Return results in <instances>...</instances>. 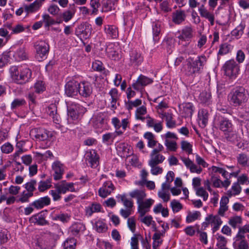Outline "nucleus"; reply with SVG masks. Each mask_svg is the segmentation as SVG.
I'll return each instance as SVG.
<instances>
[{
    "label": "nucleus",
    "mask_w": 249,
    "mask_h": 249,
    "mask_svg": "<svg viewBox=\"0 0 249 249\" xmlns=\"http://www.w3.org/2000/svg\"><path fill=\"white\" fill-rule=\"evenodd\" d=\"M146 113V108L145 106H142L137 108L136 112V117L138 120L143 121L145 119L144 117H142V115Z\"/></svg>",
    "instance_id": "47"
},
{
    "label": "nucleus",
    "mask_w": 249,
    "mask_h": 249,
    "mask_svg": "<svg viewBox=\"0 0 249 249\" xmlns=\"http://www.w3.org/2000/svg\"><path fill=\"white\" fill-rule=\"evenodd\" d=\"M43 2L39 0H36L29 5H25L24 7L25 11L27 13H33L38 10L41 6Z\"/></svg>",
    "instance_id": "27"
},
{
    "label": "nucleus",
    "mask_w": 249,
    "mask_h": 249,
    "mask_svg": "<svg viewBox=\"0 0 249 249\" xmlns=\"http://www.w3.org/2000/svg\"><path fill=\"white\" fill-rule=\"evenodd\" d=\"M79 89V83L75 80L68 82L65 85V93L68 96H73L77 95Z\"/></svg>",
    "instance_id": "8"
},
{
    "label": "nucleus",
    "mask_w": 249,
    "mask_h": 249,
    "mask_svg": "<svg viewBox=\"0 0 249 249\" xmlns=\"http://www.w3.org/2000/svg\"><path fill=\"white\" fill-rule=\"evenodd\" d=\"M217 125L219 129L225 133L232 130V124L231 122L226 118H219Z\"/></svg>",
    "instance_id": "16"
},
{
    "label": "nucleus",
    "mask_w": 249,
    "mask_h": 249,
    "mask_svg": "<svg viewBox=\"0 0 249 249\" xmlns=\"http://www.w3.org/2000/svg\"><path fill=\"white\" fill-rule=\"evenodd\" d=\"M245 25L241 23L238 25L235 29L232 30L231 32V34L232 36L236 37V38H239L243 34V31L245 28Z\"/></svg>",
    "instance_id": "38"
},
{
    "label": "nucleus",
    "mask_w": 249,
    "mask_h": 249,
    "mask_svg": "<svg viewBox=\"0 0 249 249\" xmlns=\"http://www.w3.org/2000/svg\"><path fill=\"white\" fill-rule=\"evenodd\" d=\"M68 121L70 123V119L72 120H77L79 116L83 114L86 111V109L80 105L72 102L68 106Z\"/></svg>",
    "instance_id": "4"
},
{
    "label": "nucleus",
    "mask_w": 249,
    "mask_h": 249,
    "mask_svg": "<svg viewBox=\"0 0 249 249\" xmlns=\"http://www.w3.org/2000/svg\"><path fill=\"white\" fill-rule=\"evenodd\" d=\"M154 203L152 199H147L145 201L142 200L138 204V213L140 216H143L150 210V208Z\"/></svg>",
    "instance_id": "12"
},
{
    "label": "nucleus",
    "mask_w": 249,
    "mask_h": 249,
    "mask_svg": "<svg viewBox=\"0 0 249 249\" xmlns=\"http://www.w3.org/2000/svg\"><path fill=\"white\" fill-rule=\"evenodd\" d=\"M71 11L67 10L64 12L62 14H61V17L63 19V20L67 22L70 21L73 17L74 15V10L72 9Z\"/></svg>",
    "instance_id": "45"
},
{
    "label": "nucleus",
    "mask_w": 249,
    "mask_h": 249,
    "mask_svg": "<svg viewBox=\"0 0 249 249\" xmlns=\"http://www.w3.org/2000/svg\"><path fill=\"white\" fill-rule=\"evenodd\" d=\"M43 21L45 23V27H49L50 25L54 24L55 21L48 14L43 15L42 16Z\"/></svg>",
    "instance_id": "57"
},
{
    "label": "nucleus",
    "mask_w": 249,
    "mask_h": 249,
    "mask_svg": "<svg viewBox=\"0 0 249 249\" xmlns=\"http://www.w3.org/2000/svg\"><path fill=\"white\" fill-rule=\"evenodd\" d=\"M36 181L35 179H31L30 181L24 184V187L29 193H33L36 190Z\"/></svg>",
    "instance_id": "43"
},
{
    "label": "nucleus",
    "mask_w": 249,
    "mask_h": 249,
    "mask_svg": "<svg viewBox=\"0 0 249 249\" xmlns=\"http://www.w3.org/2000/svg\"><path fill=\"white\" fill-rule=\"evenodd\" d=\"M121 202H122L124 205L126 209H131L133 207V202L131 199H128L126 197L124 198V196H121Z\"/></svg>",
    "instance_id": "61"
},
{
    "label": "nucleus",
    "mask_w": 249,
    "mask_h": 249,
    "mask_svg": "<svg viewBox=\"0 0 249 249\" xmlns=\"http://www.w3.org/2000/svg\"><path fill=\"white\" fill-rule=\"evenodd\" d=\"M229 202L228 197L223 196L220 202V208L218 210V214L223 216L225 213L228 210V206L227 205Z\"/></svg>",
    "instance_id": "25"
},
{
    "label": "nucleus",
    "mask_w": 249,
    "mask_h": 249,
    "mask_svg": "<svg viewBox=\"0 0 249 249\" xmlns=\"http://www.w3.org/2000/svg\"><path fill=\"white\" fill-rule=\"evenodd\" d=\"M118 148L123 152V154L121 155V157L127 158L130 156L128 152L129 148H128L127 145H126L124 143H121L118 145Z\"/></svg>",
    "instance_id": "53"
},
{
    "label": "nucleus",
    "mask_w": 249,
    "mask_h": 249,
    "mask_svg": "<svg viewBox=\"0 0 249 249\" xmlns=\"http://www.w3.org/2000/svg\"><path fill=\"white\" fill-rule=\"evenodd\" d=\"M33 195L34 194L33 193L27 192L25 193V192H24L18 201L22 203L28 202L29 201V198L33 196Z\"/></svg>",
    "instance_id": "60"
},
{
    "label": "nucleus",
    "mask_w": 249,
    "mask_h": 249,
    "mask_svg": "<svg viewBox=\"0 0 249 249\" xmlns=\"http://www.w3.org/2000/svg\"><path fill=\"white\" fill-rule=\"evenodd\" d=\"M1 150L2 153L9 154L13 150V145L9 142H6L1 146Z\"/></svg>",
    "instance_id": "58"
},
{
    "label": "nucleus",
    "mask_w": 249,
    "mask_h": 249,
    "mask_svg": "<svg viewBox=\"0 0 249 249\" xmlns=\"http://www.w3.org/2000/svg\"><path fill=\"white\" fill-rule=\"evenodd\" d=\"M165 160V157L157 153L156 150H153L150 154V160L148 162L149 166H154L161 163Z\"/></svg>",
    "instance_id": "15"
},
{
    "label": "nucleus",
    "mask_w": 249,
    "mask_h": 249,
    "mask_svg": "<svg viewBox=\"0 0 249 249\" xmlns=\"http://www.w3.org/2000/svg\"><path fill=\"white\" fill-rule=\"evenodd\" d=\"M153 82V80L148 78L143 75L141 74L136 82L132 85V87L137 90H140L142 89V87L147 86L148 84L152 83Z\"/></svg>",
    "instance_id": "11"
},
{
    "label": "nucleus",
    "mask_w": 249,
    "mask_h": 249,
    "mask_svg": "<svg viewBox=\"0 0 249 249\" xmlns=\"http://www.w3.org/2000/svg\"><path fill=\"white\" fill-rule=\"evenodd\" d=\"M95 226L98 232H103L106 231L107 227L106 224L102 220H99L96 222Z\"/></svg>",
    "instance_id": "48"
},
{
    "label": "nucleus",
    "mask_w": 249,
    "mask_h": 249,
    "mask_svg": "<svg viewBox=\"0 0 249 249\" xmlns=\"http://www.w3.org/2000/svg\"><path fill=\"white\" fill-rule=\"evenodd\" d=\"M90 5L92 8V14H96L100 6V0H90Z\"/></svg>",
    "instance_id": "59"
},
{
    "label": "nucleus",
    "mask_w": 249,
    "mask_h": 249,
    "mask_svg": "<svg viewBox=\"0 0 249 249\" xmlns=\"http://www.w3.org/2000/svg\"><path fill=\"white\" fill-rule=\"evenodd\" d=\"M115 189V187L110 181H107L104 183L103 186L98 190L99 195L105 198L109 195Z\"/></svg>",
    "instance_id": "13"
},
{
    "label": "nucleus",
    "mask_w": 249,
    "mask_h": 249,
    "mask_svg": "<svg viewBox=\"0 0 249 249\" xmlns=\"http://www.w3.org/2000/svg\"><path fill=\"white\" fill-rule=\"evenodd\" d=\"M90 25L87 22H83L80 24L75 29V34L77 36H81L85 32H90Z\"/></svg>",
    "instance_id": "28"
},
{
    "label": "nucleus",
    "mask_w": 249,
    "mask_h": 249,
    "mask_svg": "<svg viewBox=\"0 0 249 249\" xmlns=\"http://www.w3.org/2000/svg\"><path fill=\"white\" fill-rule=\"evenodd\" d=\"M52 168L54 172V179L56 180L60 179L64 173L62 164L59 161H55L53 164Z\"/></svg>",
    "instance_id": "19"
},
{
    "label": "nucleus",
    "mask_w": 249,
    "mask_h": 249,
    "mask_svg": "<svg viewBox=\"0 0 249 249\" xmlns=\"http://www.w3.org/2000/svg\"><path fill=\"white\" fill-rule=\"evenodd\" d=\"M46 112L52 117L56 124H59L60 116L57 114V107L55 104H51L47 108Z\"/></svg>",
    "instance_id": "20"
},
{
    "label": "nucleus",
    "mask_w": 249,
    "mask_h": 249,
    "mask_svg": "<svg viewBox=\"0 0 249 249\" xmlns=\"http://www.w3.org/2000/svg\"><path fill=\"white\" fill-rule=\"evenodd\" d=\"M223 68L225 74L229 77L235 76L239 71V66L233 59L227 61Z\"/></svg>",
    "instance_id": "6"
},
{
    "label": "nucleus",
    "mask_w": 249,
    "mask_h": 249,
    "mask_svg": "<svg viewBox=\"0 0 249 249\" xmlns=\"http://www.w3.org/2000/svg\"><path fill=\"white\" fill-rule=\"evenodd\" d=\"M101 209V205L99 203H93L86 208V214L90 216L94 213L100 212Z\"/></svg>",
    "instance_id": "31"
},
{
    "label": "nucleus",
    "mask_w": 249,
    "mask_h": 249,
    "mask_svg": "<svg viewBox=\"0 0 249 249\" xmlns=\"http://www.w3.org/2000/svg\"><path fill=\"white\" fill-rule=\"evenodd\" d=\"M242 223V218L240 216H236L231 218L229 224L234 229L239 228L238 225Z\"/></svg>",
    "instance_id": "41"
},
{
    "label": "nucleus",
    "mask_w": 249,
    "mask_h": 249,
    "mask_svg": "<svg viewBox=\"0 0 249 249\" xmlns=\"http://www.w3.org/2000/svg\"><path fill=\"white\" fill-rule=\"evenodd\" d=\"M200 215L199 212L196 211L194 213H190L186 217V221L190 223L197 219Z\"/></svg>",
    "instance_id": "63"
},
{
    "label": "nucleus",
    "mask_w": 249,
    "mask_h": 249,
    "mask_svg": "<svg viewBox=\"0 0 249 249\" xmlns=\"http://www.w3.org/2000/svg\"><path fill=\"white\" fill-rule=\"evenodd\" d=\"M9 72L13 80L18 84L28 82L32 76L31 71L22 66H13L10 68Z\"/></svg>",
    "instance_id": "2"
},
{
    "label": "nucleus",
    "mask_w": 249,
    "mask_h": 249,
    "mask_svg": "<svg viewBox=\"0 0 249 249\" xmlns=\"http://www.w3.org/2000/svg\"><path fill=\"white\" fill-rule=\"evenodd\" d=\"M171 207L174 213H178L182 209V204L175 199L171 202Z\"/></svg>",
    "instance_id": "52"
},
{
    "label": "nucleus",
    "mask_w": 249,
    "mask_h": 249,
    "mask_svg": "<svg viewBox=\"0 0 249 249\" xmlns=\"http://www.w3.org/2000/svg\"><path fill=\"white\" fill-rule=\"evenodd\" d=\"M200 15L202 17L208 19L211 25L213 26L214 24V16L213 13H210L206 9L202 10V12Z\"/></svg>",
    "instance_id": "40"
},
{
    "label": "nucleus",
    "mask_w": 249,
    "mask_h": 249,
    "mask_svg": "<svg viewBox=\"0 0 249 249\" xmlns=\"http://www.w3.org/2000/svg\"><path fill=\"white\" fill-rule=\"evenodd\" d=\"M35 138L40 141L45 142L44 148L50 147L52 144L53 133L44 128L36 130Z\"/></svg>",
    "instance_id": "5"
},
{
    "label": "nucleus",
    "mask_w": 249,
    "mask_h": 249,
    "mask_svg": "<svg viewBox=\"0 0 249 249\" xmlns=\"http://www.w3.org/2000/svg\"><path fill=\"white\" fill-rule=\"evenodd\" d=\"M132 198H136L137 199V204L139 203L146 196V194L142 190H135L129 194Z\"/></svg>",
    "instance_id": "29"
},
{
    "label": "nucleus",
    "mask_w": 249,
    "mask_h": 249,
    "mask_svg": "<svg viewBox=\"0 0 249 249\" xmlns=\"http://www.w3.org/2000/svg\"><path fill=\"white\" fill-rule=\"evenodd\" d=\"M192 37V28L190 26H186L182 30L181 34L178 36V38L183 40H189Z\"/></svg>",
    "instance_id": "24"
},
{
    "label": "nucleus",
    "mask_w": 249,
    "mask_h": 249,
    "mask_svg": "<svg viewBox=\"0 0 249 249\" xmlns=\"http://www.w3.org/2000/svg\"><path fill=\"white\" fill-rule=\"evenodd\" d=\"M86 160L90 164L92 168H96L99 164V156L95 150H91L87 152Z\"/></svg>",
    "instance_id": "14"
},
{
    "label": "nucleus",
    "mask_w": 249,
    "mask_h": 249,
    "mask_svg": "<svg viewBox=\"0 0 249 249\" xmlns=\"http://www.w3.org/2000/svg\"><path fill=\"white\" fill-rule=\"evenodd\" d=\"M76 240L74 238H71L66 240L64 244V249H75Z\"/></svg>",
    "instance_id": "39"
},
{
    "label": "nucleus",
    "mask_w": 249,
    "mask_h": 249,
    "mask_svg": "<svg viewBox=\"0 0 249 249\" xmlns=\"http://www.w3.org/2000/svg\"><path fill=\"white\" fill-rule=\"evenodd\" d=\"M228 100L234 107L242 106L248 100L245 89L242 87H237L229 93Z\"/></svg>",
    "instance_id": "3"
},
{
    "label": "nucleus",
    "mask_w": 249,
    "mask_h": 249,
    "mask_svg": "<svg viewBox=\"0 0 249 249\" xmlns=\"http://www.w3.org/2000/svg\"><path fill=\"white\" fill-rule=\"evenodd\" d=\"M152 219L153 218L151 215L140 216V218L141 222L143 223L147 226H149L150 225H152L153 226H155L156 224L155 222Z\"/></svg>",
    "instance_id": "46"
},
{
    "label": "nucleus",
    "mask_w": 249,
    "mask_h": 249,
    "mask_svg": "<svg viewBox=\"0 0 249 249\" xmlns=\"http://www.w3.org/2000/svg\"><path fill=\"white\" fill-rule=\"evenodd\" d=\"M196 195L197 196L202 197L204 201L207 200L209 196L208 193L203 187L196 189Z\"/></svg>",
    "instance_id": "54"
},
{
    "label": "nucleus",
    "mask_w": 249,
    "mask_h": 249,
    "mask_svg": "<svg viewBox=\"0 0 249 249\" xmlns=\"http://www.w3.org/2000/svg\"><path fill=\"white\" fill-rule=\"evenodd\" d=\"M144 137L148 140V147H153L156 145L157 141L155 140V136L151 132H146L144 135Z\"/></svg>",
    "instance_id": "37"
},
{
    "label": "nucleus",
    "mask_w": 249,
    "mask_h": 249,
    "mask_svg": "<svg viewBox=\"0 0 249 249\" xmlns=\"http://www.w3.org/2000/svg\"><path fill=\"white\" fill-rule=\"evenodd\" d=\"M34 47L35 48L36 57L42 59L46 56L49 51V45L45 41L40 40L35 42Z\"/></svg>",
    "instance_id": "7"
},
{
    "label": "nucleus",
    "mask_w": 249,
    "mask_h": 249,
    "mask_svg": "<svg viewBox=\"0 0 249 249\" xmlns=\"http://www.w3.org/2000/svg\"><path fill=\"white\" fill-rule=\"evenodd\" d=\"M92 85L88 82H83L79 83L78 93L83 97H89L92 92Z\"/></svg>",
    "instance_id": "10"
},
{
    "label": "nucleus",
    "mask_w": 249,
    "mask_h": 249,
    "mask_svg": "<svg viewBox=\"0 0 249 249\" xmlns=\"http://www.w3.org/2000/svg\"><path fill=\"white\" fill-rule=\"evenodd\" d=\"M26 104V102L24 99L16 98L14 100L11 105L12 110H14L18 107L24 106Z\"/></svg>",
    "instance_id": "42"
},
{
    "label": "nucleus",
    "mask_w": 249,
    "mask_h": 249,
    "mask_svg": "<svg viewBox=\"0 0 249 249\" xmlns=\"http://www.w3.org/2000/svg\"><path fill=\"white\" fill-rule=\"evenodd\" d=\"M231 46L227 43L222 44L220 45L218 54L220 55H224L228 53L230 49Z\"/></svg>",
    "instance_id": "51"
},
{
    "label": "nucleus",
    "mask_w": 249,
    "mask_h": 249,
    "mask_svg": "<svg viewBox=\"0 0 249 249\" xmlns=\"http://www.w3.org/2000/svg\"><path fill=\"white\" fill-rule=\"evenodd\" d=\"M36 92L40 93L45 90V87L43 81H39L36 83L34 86Z\"/></svg>",
    "instance_id": "55"
},
{
    "label": "nucleus",
    "mask_w": 249,
    "mask_h": 249,
    "mask_svg": "<svg viewBox=\"0 0 249 249\" xmlns=\"http://www.w3.org/2000/svg\"><path fill=\"white\" fill-rule=\"evenodd\" d=\"M51 203V199L48 196L40 197L30 204V205L36 209H41Z\"/></svg>",
    "instance_id": "17"
},
{
    "label": "nucleus",
    "mask_w": 249,
    "mask_h": 249,
    "mask_svg": "<svg viewBox=\"0 0 249 249\" xmlns=\"http://www.w3.org/2000/svg\"><path fill=\"white\" fill-rule=\"evenodd\" d=\"M165 145L167 149L171 151H176L178 148L177 142L175 141H170L168 139L165 140Z\"/></svg>",
    "instance_id": "49"
},
{
    "label": "nucleus",
    "mask_w": 249,
    "mask_h": 249,
    "mask_svg": "<svg viewBox=\"0 0 249 249\" xmlns=\"http://www.w3.org/2000/svg\"><path fill=\"white\" fill-rule=\"evenodd\" d=\"M175 174L173 171H169L166 176V181L162 184L163 190H169L170 188V183L173 181Z\"/></svg>",
    "instance_id": "30"
},
{
    "label": "nucleus",
    "mask_w": 249,
    "mask_h": 249,
    "mask_svg": "<svg viewBox=\"0 0 249 249\" xmlns=\"http://www.w3.org/2000/svg\"><path fill=\"white\" fill-rule=\"evenodd\" d=\"M85 229V225L79 222L73 224L70 228L71 233L74 236L78 235L80 232L84 231Z\"/></svg>",
    "instance_id": "23"
},
{
    "label": "nucleus",
    "mask_w": 249,
    "mask_h": 249,
    "mask_svg": "<svg viewBox=\"0 0 249 249\" xmlns=\"http://www.w3.org/2000/svg\"><path fill=\"white\" fill-rule=\"evenodd\" d=\"M152 30L153 34V40L156 42L159 39V36L160 33V25L159 22H154L152 25Z\"/></svg>",
    "instance_id": "36"
},
{
    "label": "nucleus",
    "mask_w": 249,
    "mask_h": 249,
    "mask_svg": "<svg viewBox=\"0 0 249 249\" xmlns=\"http://www.w3.org/2000/svg\"><path fill=\"white\" fill-rule=\"evenodd\" d=\"M198 117L200 126L201 127H204L208 123L209 118L208 111L204 108L200 109L198 112Z\"/></svg>",
    "instance_id": "21"
},
{
    "label": "nucleus",
    "mask_w": 249,
    "mask_h": 249,
    "mask_svg": "<svg viewBox=\"0 0 249 249\" xmlns=\"http://www.w3.org/2000/svg\"><path fill=\"white\" fill-rule=\"evenodd\" d=\"M15 55L21 60H25L27 58V54L24 47L18 48L17 50Z\"/></svg>",
    "instance_id": "50"
},
{
    "label": "nucleus",
    "mask_w": 249,
    "mask_h": 249,
    "mask_svg": "<svg viewBox=\"0 0 249 249\" xmlns=\"http://www.w3.org/2000/svg\"><path fill=\"white\" fill-rule=\"evenodd\" d=\"M208 58L204 55L198 56L194 60L190 57L188 59L186 73L192 76L201 73L207 63Z\"/></svg>",
    "instance_id": "1"
},
{
    "label": "nucleus",
    "mask_w": 249,
    "mask_h": 249,
    "mask_svg": "<svg viewBox=\"0 0 249 249\" xmlns=\"http://www.w3.org/2000/svg\"><path fill=\"white\" fill-rule=\"evenodd\" d=\"M166 190H163L159 191L158 193V196L161 198L164 202H167L170 200V196L169 193L165 192Z\"/></svg>",
    "instance_id": "64"
},
{
    "label": "nucleus",
    "mask_w": 249,
    "mask_h": 249,
    "mask_svg": "<svg viewBox=\"0 0 249 249\" xmlns=\"http://www.w3.org/2000/svg\"><path fill=\"white\" fill-rule=\"evenodd\" d=\"M141 104L142 100L139 99H137L134 101L129 100L127 102H125V107L128 110H130L133 107H137Z\"/></svg>",
    "instance_id": "44"
},
{
    "label": "nucleus",
    "mask_w": 249,
    "mask_h": 249,
    "mask_svg": "<svg viewBox=\"0 0 249 249\" xmlns=\"http://www.w3.org/2000/svg\"><path fill=\"white\" fill-rule=\"evenodd\" d=\"M106 33L112 38H116L118 36L117 28L113 26L107 25L105 27Z\"/></svg>",
    "instance_id": "35"
},
{
    "label": "nucleus",
    "mask_w": 249,
    "mask_h": 249,
    "mask_svg": "<svg viewBox=\"0 0 249 249\" xmlns=\"http://www.w3.org/2000/svg\"><path fill=\"white\" fill-rule=\"evenodd\" d=\"M54 188L61 194H65L68 191L75 192L73 183H68L65 180L54 184Z\"/></svg>",
    "instance_id": "9"
},
{
    "label": "nucleus",
    "mask_w": 249,
    "mask_h": 249,
    "mask_svg": "<svg viewBox=\"0 0 249 249\" xmlns=\"http://www.w3.org/2000/svg\"><path fill=\"white\" fill-rule=\"evenodd\" d=\"M162 118H165L166 122V126L168 128H174L176 126V122L173 120V114L168 112L161 114Z\"/></svg>",
    "instance_id": "32"
},
{
    "label": "nucleus",
    "mask_w": 249,
    "mask_h": 249,
    "mask_svg": "<svg viewBox=\"0 0 249 249\" xmlns=\"http://www.w3.org/2000/svg\"><path fill=\"white\" fill-rule=\"evenodd\" d=\"M181 147L183 150L185 151L189 154L192 153V145L187 141H183L181 142Z\"/></svg>",
    "instance_id": "56"
},
{
    "label": "nucleus",
    "mask_w": 249,
    "mask_h": 249,
    "mask_svg": "<svg viewBox=\"0 0 249 249\" xmlns=\"http://www.w3.org/2000/svg\"><path fill=\"white\" fill-rule=\"evenodd\" d=\"M238 164L243 167L249 166V157L245 153H240L237 156Z\"/></svg>",
    "instance_id": "33"
},
{
    "label": "nucleus",
    "mask_w": 249,
    "mask_h": 249,
    "mask_svg": "<svg viewBox=\"0 0 249 249\" xmlns=\"http://www.w3.org/2000/svg\"><path fill=\"white\" fill-rule=\"evenodd\" d=\"M143 61V57L141 54L136 51H132L130 53L129 65L133 66H138Z\"/></svg>",
    "instance_id": "18"
},
{
    "label": "nucleus",
    "mask_w": 249,
    "mask_h": 249,
    "mask_svg": "<svg viewBox=\"0 0 249 249\" xmlns=\"http://www.w3.org/2000/svg\"><path fill=\"white\" fill-rule=\"evenodd\" d=\"M29 221L31 223L41 226L48 224V222L45 220V218L42 215L39 214L33 215L30 218Z\"/></svg>",
    "instance_id": "22"
},
{
    "label": "nucleus",
    "mask_w": 249,
    "mask_h": 249,
    "mask_svg": "<svg viewBox=\"0 0 249 249\" xmlns=\"http://www.w3.org/2000/svg\"><path fill=\"white\" fill-rule=\"evenodd\" d=\"M193 106L192 103H187L182 104V114L184 117H191L193 113Z\"/></svg>",
    "instance_id": "26"
},
{
    "label": "nucleus",
    "mask_w": 249,
    "mask_h": 249,
    "mask_svg": "<svg viewBox=\"0 0 249 249\" xmlns=\"http://www.w3.org/2000/svg\"><path fill=\"white\" fill-rule=\"evenodd\" d=\"M217 239L218 240V242L216 246L218 248L225 247L227 243V240L225 237L221 235L217 234Z\"/></svg>",
    "instance_id": "62"
},
{
    "label": "nucleus",
    "mask_w": 249,
    "mask_h": 249,
    "mask_svg": "<svg viewBox=\"0 0 249 249\" xmlns=\"http://www.w3.org/2000/svg\"><path fill=\"white\" fill-rule=\"evenodd\" d=\"M186 15L183 11H176L174 14L173 20L176 24H180L185 20Z\"/></svg>",
    "instance_id": "34"
}]
</instances>
